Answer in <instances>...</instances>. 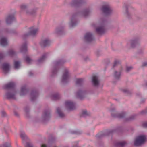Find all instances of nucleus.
I'll return each mask as SVG.
<instances>
[{
  "mask_svg": "<svg viewBox=\"0 0 147 147\" xmlns=\"http://www.w3.org/2000/svg\"><path fill=\"white\" fill-rule=\"evenodd\" d=\"M24 59L25 61L28 63H29L31 60V59L28 56H27L25 57Z\"/></svg>",
  "mask_w": 147,
  "mask_h": 147,
  "instance_id": "obj_47",
  "label": "nucleus"
},
{
  "mask_svg": "<svg viewBox=\"0 0 147 147\" xmlns=\"http://www.w3.org/2000/svg\"><path fill=\"white\" fill-rule=\"evenodd\" d=\"M27 43L25 42L22 45L20 48V51L21 52L25 53L27 51Z\"/></svg>",
  "mask_w": 147,
  "mask_h": 147,
  "instance_id": "obj_31",
  "label": "nucleus"
},
{
  "mask_svg": "<svg viewBox=\"0 0 147 147\" xmlns=\"http://www.w3.org/2000/svg\"><path fill=\"white\" fill-rule=\"evenodd\" d=\"M84 83V80L83 78L77 79L76 82V85L79 86H81L83 85Z\"/></svg>",
  "mask_w": 147,
  "mask_h": 147,
  "instance_id": "obj_32",
  "label": "nucleus"
},
{
  "mask_svg": "<svg viewBox=\"0 0 147 147\" xmlns=\"http://www.w3.org/2000/svg\"><path fill=\"white\" fill-rule=\"evenodd\" d=\"M115 109L114 108H112L110 109V111L111 113L112 116L114 118L119 119H123L125 118L126 115V113L125 112H122L120 113H114Z\"/></svg>",
  "mask_w": 147,
  "mask_h": 147,
  "instance_id": "obj_10",
  "label": "nucleus"
},
{
  "mask_svg": "<svg viewBox=\"0 0 147 147\" xmlns=\"http://www.w3.org/2000/svg\"><path fill=\"white\" fill-rule=\"evenodd\" d=\"M1 20H0V24H1Z\"/></svg>",
  "mask_w": 147,
  "mask_h": 147,
  "instance_id": "obj_63",
  "label": "nucleus"
},
{
  "mask_svg": "<svg viewBox=\"0 0 147 147\" xmlns=\"http://www.w3.org/2000/svg\"><path fill=\"white\" fill-rule=\"evenodd\" d=\"M92 10L91 8L88 7L84 9L81 11H76L72 15L71 18L70 22L69 23L70 27H74L77 25L78 23V16L86 17L89 15Z\"/></svg>",
  "mask_w": 147,
  "mask_h": 147,
  "instance_id": "obj_1",
  "label": "nucleus"
},
{
  "mask_svg": "<svg viewBox=\"0 0 147 147\" xmlns=\"http://www.w3.org/2000/svg\"><path fill=\"white\" fill-rule=\"evenodd\" d=\"M39 92L38 90L36 89H32L30 94L31 100L32 101L35 100L38 97Z\"/></svg>",
  "mask_w": 147,
  "mask_h": 147,
  "instance_id": "obj_16",
  "label": "nucleus"
},
{
  "mask_svg": "<svg viewBox=\"0 0 147 147\" xmlns=\"http://www.w3.org/2000/svg\"><path fill=\"white\" fill-rule=\"evenodd\" d=\"M121 74V71H115L113 74V77L114 79L117 81L119 80H120Z\"/></svg>",
  "mask_w": 147,
  "mask_h": 147,
  "instance_id": "obj_29",
  "label": "nucleus"
},
{
  "mask_svg": "<svg viewBox=\"0 0 147 147\" xmlns=\"http://www.w3.org/2000/svg\"><path fill=\"white\" fill-rule=\"evenodd\" d=\"M30 31L27 33L24 34L23 36V38L24 39L30 36H34L38 31V28L34 29L33 27L29 28Z\"/></svg>",
  "mask_w": 147,
  "mask_h": 147,
  "instance_id": "obj_12",
  "label": "nucleus"
},
{
  "mask_svg": "<svg viewBox=\"0 0 147 147\" xmlns=\"http://www.w3.org/2000/svg\"><path fill=\"white\" fill-rule=\"evenodd\" d=\"M92 83L94 87H98L100 84V80L98 76L94 75L93 76L92 79Z\"/></svg>",
  "mask_w": 147,
  "mask_h": 147,
  "instance_id": "obj_21",
  "label": "nucleus"
},
{
  "mask_svg": "<svg viewBox=\"0 0 147 147\" xmlns=\"http://www.w3.org/2000/svg\"><path fill=\"white\" fill-rule=\"evenodd\" d=\"M16 92L15 89L9 91L5 94L6 98L8 99H13L16 100L15 95Z\"/></svg>",
  "mask_w": 147,
  "mask_h": 147,
  "instance_id": "obj_14",
  "label": "nucleus"
},
{
  "mask_svg": "<svg viewBox=\"0 0 147 147\" xmlns=\"http://www.w3.org/2000/svg\"><path fill=\"white\" fill-rule=\"evenodd\" d=\"M33 145L31 143L28 142H27L26 143V145L25 146V147H33Z\"/></svg>",
  "mask_w": 147,
  "mask_h": 147,
  "instance_id": "obj_52",
  "label": "nucleus"
},
{
  "mask_svg": "<svg viewBox=\"0 0 147 147\" xmlns=\"http://www.w3.org/2000/svg\"><path fill=\"white\" fill-rule=\"evenodd\" d=\"M84 39L85 41L88 43H90L94 40L93 34L90 32L86 33L84 36Z\"/></svg>",
  "mask_w": 147,
  "mask_h": 147,
  "instance_id": "obj_17",
  "label": "nucleus"
},
{
  "mask_svg": "<svg viewBox=\"0 0 147 147\" xmlns=\"http://www.w3.org/2000/svg\"><path fill=\"white\" fill-rule=\"evenodd\" d=\"M66 61L63 59L54 61L53 63V66L52 69L51 76L53 77L56 75L59 69V66L62 65Z\"/></svg>",
  "mask_w": 147,
  "mask_h": 147,
  "instance_id": "obj_3",
  "label": "nucleus"
},
{
  "mask_svg": "<svg viewBox=\"0 0 147 147\" xmlns=\"http://www.w3.org/2000/svg\"><path fill=\"white\" fill-rule=\"evenodd\" d=\"M100 10L105 15V16H103V17H106L108 20L107 16L110 15L113 12V10L111 7L109 5H104L102 6Z\"/></svg>",
  "mask_w": 147,
  "mask_h": 147,
  "instance_id": "obj_6",
  "label": "nucleus"
},
{
  "mask_svg": "<svg viewBox=\"0 0 147 147\" xmlns=\"http://www.w3.org/2000/svg\"><path fill=\"white\" fill-rule=\"evenodd\" d=\"M144 50V48H141L139 49L137 52V53L138 54H142L143 53Z\"/></svg>",
  "mask_w": 147,
  "mask_h": 147,
  "instance_id": "obj_44",
  "label": "nucleus"
},
{
  "mask_svg": "<svg viewBox=\"0 0 147 147\" xmlns=\"http://www.w3.org/2000/svg\"><path fill=\"white\" fill-rule=\"evenodd\" d=\"M1 116L2 117H6L7 114L6 112L4 111H2L1 112Z\"/></svg>",
  "mask_w": 147,
  "mask_h": 147,
  "instance_id": "obj_50",
  "label": "nucleus"
},
{
  "mask_svg": "<svg viewBox=\"0 0 147 147\" xmlns=\"http://www.w3.org/2000/svg\"><path fill=\"white\" fill-rule=\"evenodd\" d=\"M78 144L77 143V144H76V145L74 146L73 147H78Z\"/></svg>",
  "mask_w": 147,
  "mask_h": 147,
  "instance_id": "obj_61",
  "label": "nucleus"
},
{
  "mask_svg": "<svg viewBox=\"0 0 147 147\" xmlns=\"http://www.w3.org/2000/svg\"><path fill=\"white\" fill-rule=\"evenodd\" d=\"M136 115H132L128 117L125 118V121H130L134 120L136 117Z\"/></svg>",
  "mask_w": 147,
  "mask_h": 147,
  "instance_id": "obj_39",
  "label": "nucleus"
},
{
  "mask_svg": "<svg viewBox=\"0 0 147 147\" xmlns=\"http://www.w3.org/2000/svg\"><path fill=\"white\" fill-rule=\"evenodd\" d=\"M146 138V136L144 135L138 136L134 141V145L136 146H141L144 142Z\"/></svg>",
  "mask_w": 147,
  "mask_h": 147,
  "instance_id": "obj_8",
  "label": "nucleus"
},
{
  "mask_svg": "<svg viewBox=\"0 0 147 147\" xmlns=\"http://www.w3.org/2000/svg\"><path fill=\"white\" fill-rule=\"evenodd\" d=\"M142 126L144 127L147 128V122L143 123L142 124Z\"/></svg>",
  "mask_w": 147,
  "mask_h": 147,
  "instance_id": "obj_54",
  "label": "nucleus"
},
{
  "mask_svg": "<svg viewBox=\"0 0 147 147\" xmlns=\"http://www.w3.org/2000/svg\"><path fill=\"white\" fill-rule=\"evenodd\" d=\"M7 54L11 57H13L16 55V52L12 50H9L7 52Z\"/></svg>",
  "mask_w": 147,
  "mask_h": 147,
  "instance_id": "obj_40",
  "label": "nucleus"
},
{
  "mask_svg": "<svg viewBox=\"0 0 147 147\" xmlns=\"http://www.w3.org/2000/svg\"><path fill=\"white\" fill-rule=\"evenodd\" d=\"M140 40V37L139 36L134 38L130 41L131 47L132 48H134L138 45Z\"/></svg>",
  "mask_w": 147,
  "mask_h": 147,
  "instance_id": "obj_15",
  "label": "nucleus"
},
{
  "mask_svg": "<svg viewBox=\"0 0 147 147\" xmlns=\"http://www.w3.org/2000/svg\"><path fill=\"white\" fill-rule=\"evenodd\" d=\"M70 133L73 134L80 135L82 133V131L80 130H77L71 131L70 132Z\"/></svg>",
  "mask_w": 147,
  "mask_h": 147,
  "instance_id": "obj_42",
  "label": "nucleus"
},
{
  "mask_svg": "<svg viewBox=\"0 0 147 147\" xmlns=\"http://www.w3.org/2000/svg\"><path fill=\"white\" fill-rule=\"evenodd\" d=\"M14 115L16 117H18L19 116V114L18 113L16 112V111H14Z\"/></svg>",
  "mask_w": 147,
  "mask_h": 147,
  "instance_id": "obj_57",
  "label": "nucleus"
},
{
  "mask_svg": "<svg viewBox=\"0 0 147 147\" xmlns=\"http://www.w3.org/2000/svg\"><path fill=\"white\" fill-rule=\"evenodd\" d=\"M0 44L2 46H6L7 44V39L5 37H2L0 39Z\"/></svg>",
  "mask_w": 147,
  "mask_h": 147,
  "instance_id": "obj_33",
  "label": "nucleus"
},
{
  "mask_svg": "<svg viewBox=\"0 0 147 147\" xmlns=\"http://www.w3.org/2000/svg\"><path fill=\"white\" fill-rule=\"evenodd\" d=\"M49 53H44L42 56L37 61V64H39L43 62L45 59L47 57Z\"/></svg>",
  "mask_w": 147,
  "mask_h": 147,
  "instance_id": "obj_28",
  "label": "nucleus"
},
{
  "mask_svg": "<svg viewBox=\"0 0 147 147\" xmlns=\"http://www.w3.org/2000/svg\"><path fill=\"white\" fill-rule=\"evenodd\" d=\"M145 100H146L145 99H142L141 101V102H140L141 103H144L145 101Z\"/></svg>",
  "mask_w": 147,
  "mask_h": 147,
  "instance_id": "obj_58",
  "label": "nucleus"
},
{
  "mask_svg": "<svg viewBox=\"0 0 147 147\" xmlns=\"http://www.w3.org/2000/svg\"><path fill=\"white\" fill-rule=\"evenodd\" d=\"M85 3V0H72L69 5L72 7L78 8L80 7Z\"/></svg>",
  "mask_w": 147,
  "mask_h": 147,
  "instance_id": "obj_9",
  "label": "nucleus"
},
{
  "mask_svg": "<svg viewBox=\"0 0 147 147\" xmlns=\"http://www.w3.org/2000/svg\"><path fill=\"white\" fill-rule=\"evenodd\" d=\"M56 140V138L55 136H51L49 139L48 144H43L41 145V147H52V144L55 143Z\"/></svg>",
  "mask_w": 147,
  "mask_h": 147,
  "instance_id": "obj_20",
  "label": "nucleus"
},
{
  "mask_svg": "<svg viewBox=\"0 0 147 147\" xmlns=\"http://www.w3.org/2000/svg\"><path fill=\"white\" fill-rule=\"evenodd\" d=\"M51 99L53 100H57L60 98V95L59 93H56L52 94L51 96Z\"/></svg>",
  "mask_w": 147,
  "mask_h": 147,
  "instance_id": "obj_36",
  "label": "nucleus"
},
{
  "mask_svg": "<svg viewBox=\"0 0 147 147\" xmlns=\"http://www.w3.org/2000/svg\"><path fill=\"white\" fill-rule=\"evenodd\" d=\"M136 95L138 96H140L141 95L140 93H138L136 94Z\"/></svg>",
  "mask_w": 147,
  "mask_h": 147,
  "instance_id": "obj_60",
  "label": "nucleus"
},
{
  "mask_svg": "<svg viewBox=\"0 0 147 147\" xmlns=\"http://www.w3.org/2000/svg\"><path fill=\"white\" fill-rule=\"evenodd\" d=\"M90 113L88 112L86 110H83L82 111L80 116L81 117H85L89 116Z\"/></svg>",
  "mask_w": 147,
  "mask_h": 147,
  "instance_id": "obj_37",
  "label": "nucleus"
},
{
  "mask_svg": "<svg viewBox=\"0 0 147 147\" xmlns=\"http://www.w3.org/2000/svg\"><path fill=\"white\" fill-rule=\"evenodd\" d=\"M126 144L125 142H118L115 144V147H124Z\"/></svg>",
  "mask_w": 147,
  "mask_h": 147,
  "instance_id": "obj_35",
  "label": "nucleus"
},
{
  "mask_svg": "<svg viewBox=\"0 0 147 147\" xmlns=\"http://www.w3.org/2000/svg\"><path fill=\"white\" fill-rule=\"evenodd\" d=\"M27 8L28 6L26 5H23L21 6V9L26 11V13L30 15H35L36 11L37 10V8H35L30 10L27 9Z\"/></svg>",
  "mask_w": 147,
  "mask_h": 147,
  "instance_id": "obj_13",
  "label": "nucleus"
},
{
  "mask_svg": "<svg viewBox=\"0 0 147 147\" xmlns=\"http://www.w3.org/2000/svg\"><path fill=\"white\" fill-rule=\"evenodd\" d=\"M29 91V88L26 86H23L21 88L20 95V96L24 95L28 93Z\"/></svg>",
  "mask_w": 147,
  "mask_h": 147,
  "instance_id": "obj_25",
  "label": "nucleus"
},
{
  "mask_svg": "<svg viewBox=\"0 0 147 147\" xmlns=\"http://www.w3.org/2000/svg\"><path fill=\"white\" fill-rule=\"evenodd\" d=\"M0 147H11V144L8 142L4 143L2 146L0 145Z\"/></svg>",
  "mask_w": 147,
  "mask_h": 147,
  "instance_id": "obj_45",
  "label": "nucleus"
},
{
  "mask_svg": "<svg viewBox=\"0 0 147 147\" xmlns=\"http://www.w3.org/2000/svg\"><path fill=\"white\" fill-rule=\"evenodd\" d=\"M132 19L136 21H138L141 19V18L138 16H133Z\"/></svg>",
  "mask_w": 147,
  "mask_h": 147,
  "instance_id": "obj_46",
  "label": "nucleus"
},
{
  "mask_svg": "<svg viewBox=\"0 0 147 147\" xmlns=\"http://www.w3.org/2000/svg\"><path fill=\"white\" fill-rule=\"evenodd\" d=\"M133 68V67L131 66L127 67L126 68V71L127 72L130 71Z\"/></svg>",
  "mask_w": 147,
  "mask_h": 147,
  "instance_id": "obj_51",
  "label": "nucleus"
},
{
  "mask_svg": "<svg viewBox=\"0 0 147 147\" xmlns=\"http://www.w3.org/2000/svg\"><path fill=\"white\" fill-rule=\"evenodd\" d=\"M29 74L30 76H32L33 75V74L32 72L31 71H30L29 73Z\"/></svg>",
  "mask_w": 147,
  "mask_h": 147,
  "instance_id": "obj_59",
  "label": "nucleus"
},
{
  "mask_svg": "<svg viewBox=\"0 0 147 147\" xmlns=\"http://www.w3.org/2000/svg\"><path fill=\"white\" fill-rule=\"evenodd\" d=\"M100 26L96 28V31L99 34H102L105 32V27L107 25L108 21L106 17H101L100 19Z\"/></svg>",
  "mask_w": 147,
  "mask_h": 147,
  "instance_id": "obj_4",
  "label": "nucleus"
},
{
  "mask_svg": "<svg viewBox=\"0 0 147 147\" xmlns=\"http://www.w3.org/2000/svg\"><path fill=\"white\" fill-rule=\"evenodd\" d=\"M15 83L13 82H10L5 85L3 87V88L5 89H11L13 90L15 89Z\"/></svg>",
  "mask_w": 147,
  "mask_h": 147,
  "instance_id": "obj_27",
  "label": "nucleus"
},
{
  "mask_svg": "<svg viewBox=\"0 0 147 147\" xmlns=\"http://www.w3.org/2000/svg\"><path fill=\"white\" fill-rule=\"evenodd\" d=\"M56 112L59 117L63 118L65 117L64 114L61 111V109L59 107H57L56 109Z\"/></svg>",
  "mask_w": 147,
  "mask_h": 147,
  "instance_id": "obj_34",
  "label": "nucleus"
},
{
  "mask_svg": "<svg viewBox=\"0 0 147 147\" xmlns=\"http://www.w3.org/2000/svg\"><path fill=\"white\" fill-rule=\"evenodd\" d=\"M4 31L8 33L17 35L18 34L17 31L15 29H13L5 28L4 30Z\"/></svg>",
  "mask_w": 147,
  "mask_h": 147,
  "instance_id": "obj_30",
  "label": "nucleus"
},
{
  "mask_svg": "<svg viewBox=\"0 0 147 147\" xmlns=\"http://www.w3.org/2000/svg\"><path fill=\"white\" fill-rule=\"evenodd\" d=\"M3 69L5 74L7 73L10 70V65L9 64L4 63L2 64Z\"/></svg>",
  "mask_w": 147,
  "mask_h": 147,
  "instance_id": "obj_26",
  "label": "nucleus"
},
{
  "mask_svg": "<svg viewBox=\"0 0 147 147\" xmlns=\"http://www.w3.org/2000/svg\"><path fill=\"white\" fill-rule=\"evenodd\" d=\"M146 86H147V82L146 83Z\"/></svg>",
  "mask_w": 147,
  "mask_h": 147,
  "instance_id": "obj_62",
  "label": "nucleus"
},
{
  "mask_svg": "<svg viewBox=\"0 0 147 147\" xmlns=\"http://www.w3.org/2000/svg\"><path fill=\"white\" fill-rule=\"evenodd\" d=\"M122 130L123 128L122 127L118 126L114 129L107 130L104 132L98 133L96 136V137L98 139H101L105 136L112 135L115 132H119L121 131Z\"/></svg>",
  "mask_w": 147,
  "mask_h": 147,
  "instance_id": "obj_2",
  "label": "nucleus"
},
{
  "mask_svg": "<svg viewBox=\"0 0 147 147\" xmlns=\"http://www.w3.org/2000/svg\"><path fill=\"white\" fill-rule=\"evenodd\" d=\"M65 105L67 110L69 111L74 110L76 109L75 104L70 101H67L65 102Z\"/></svg>",
  "mask_w": 147,
  "mask_h": 147,
  "instance_id": "obj_18",
  "label": "nucleus"
},
{
  "mask_svg": "<svg viewBox=\"0 0 147 147\" xmlns=\"http://www.w3.org/2000/svg\"><path fill=\"white\" fill-rule=\"evenodd\" d=\"M90 60V59L88 57H86L84 58V60L86 61H87Z\"/></svg>",
  "mask_w": 147,
  "mask_h": 147,
  "instance_id": "obj_55",
  "label": "nucleus"
},
{
  "mask_svg": "<svg viewBox=\"0 0 147 147\" xmlns=\"http://www.w3.org/2000/svg\"><path fill=\"white\" fill-rule=\"evenodd\" d=\"M20 136L23 140H26L27 138V137L24 132H22L20 134Z\"/></svg>",
  "mask_w": 147,
  "mask_h": 147,
  "instance_id": "obj_41",
  "label": "nucleus"
},
{
  "mask_svg": "<svg viewBox=\"0 0 147 147\" xmlns=\"http://www.w3.org/2000/svg\"><path fill=\"white\" fill-rule=\"evenodd\" d=\"M113 82L114 83H115V82H114V81H113Z\"/></svg>",
  "mask_w": 147,
  "mask_h": 147,
  "instance_id": "obj_64",
  "label": "nucleus"
},
{
  "mask_svg": "<svg viewBox=\"0 0 147 147\" xmlns=\"http://www.w3.org/2000/svg\"><path fill=\"white\" fill-rule=\"evenodd\" d=\"M14 16L13 14L8 15L5 19V21L7 24L10 25L15 20Z\"/></svg>",
  "mask_w": 147,
  "mask_h": 147,
  "instance_id": "obj_22",
  "label": "nucleus"
},
{
  "mask_svg": "<svg viewBox=\"0 0 147 147\" xmlns=\"http://www.w3.org/2000/svg\"><path fill=\"white\" fill-rule=\"evenodd\" d=\"M24 111L26 112V117H29V112L30 111L29 107L28 106L24 108Z\"/></svg>",
  "mask_w": 147,
  "mask_h": 147,
  "instance_id": "obj_43",
  "label": "nucleus"
},
{
  "mask_svg": "<svg viewBox=\"0 0 147 147\" xmlns=\"http://www.w3.org/2000/svg\"><path fill=\"white\" fill-rule=\"evenodd\" d=\"M140 113L142 115H145L147 113V109H146L140 112Z\"/></svg>",
  "mask_w": 147,
  "mask_h": 147,
  "instance_id": "obj_53",
  "label": "nucleus"
},
{
  "mask_svg": "<svg viewBox=\"0 0 147 147\" xmlns=\"http://www.w3.org/2000/svg\"><path fill=\"white\" fill-rule=\"evenodd\" d=\"M20 67V63L18 61H14V67L15 69H19Z\"/></svg>",
  "mask_w": 147,
  "mask_h": 147,
  "instance_id": "obj_38",
  "label": "nucleus"
},
{
  "mask_svg": "<svg viewBox=\"0 0 147 147\" xmlns=\"http://www.w3.org/2000/svg\"><path fill=\"white\" fill-rule=\"evenodd\" d=\"M123 92L127 94H130L131 92L128 90L127 89H123L122 90Z\"/></svg>",
  "mask_w": 147,
  "mask_h": 147,
  "instance_id": "obj_49",
  "label": "nucleus"
},
{
  "mask_svg": "<svg viewBox=\"0 0 147 147\" xmlns=\"http://www.w3.org/2000/svg\"><path fill=\"white\" fill-rule=\"evenodd\" d=\"M87 91L84 88H79L77 91L76 95L77 97L80 100H82L86 96L87 94Z\"/></svg>",
  "mask_w": 147,
  "mask_h": 147,
  "instance_id": "obj_7",
  "label": "nucleus"
},
{
  "mask_svg": "<svg viewBox=\"0 0 147 147\" xmlns=\"http://www.w3.org/2000/svg\"><path fill=\"white\" fill-rule=\"evenodd\" d=\"M70 77V73L68 70L65 69L62 77L61 82L63 84H67L69 81Z\"/></svg>",
  "mask_w": 147,
  "mask_h": 147,
  "instance_id": "obj_11",
  "label": "nucleus"
},
{
  "mask_svg": "<svg viewBox=\"0 0 147 147\" xmlns=\"http://www.w3.org/2000/svg\"><path fill=\"white\" fill-rule=\"evenodd\" d=\"M63 26H60L57 27L55 30V33L58 35H61L64 34Z\"/></svg>",
  "mask_w": 147,
  "mask_h": 147,
  "instance_id": "obj_23",
  "label": "nucleus"
},
{
  "mask_svg": "<svg viewBox=\"0 0 147 147\" xmlns=\"http://www.w3.org/2000/svg\"><path fill=\"white\" fill-rule=\"evenodd\" d=\"M142 66L143 67H147V62H145L143 63Z\"/></svg>",
  "mask_w": 147,
  "mask_h": 147,
  "instance_id": "obj_56",
  "label": "nucleus"
},
{
  "mask_svg": "<svg viewBox=\"0 0 147 147\" xmlns=\"http://www.w3.org/2000/svg\"><path fill=\"white\" fill-rule=\"evenodd\" d=\"M51 109L48 108L45 109L43 111L40 118V121L43 123L48 121L51 117Z\"/></svg>",
  "mask_w": 147,
  "mask_h": 147,
  "instance_id": "obj_5",
  "label": "nucleus"
},
{
  "mask_svg": "<svg viewBox=\"0 0 147 147\" xmlns=\"http://www.w3.org/2000/svg\"><path fill=\"white\" fill-rule=\"evenodd\" d=\"M40 46L42 48H45L50 45V41L46 39L42 40L40 43Z\"/></svg>",
  "mask_w": 147,
  "mask_h": 147,
  "instance_id": "obj_24",
  "label": "nucleus"
},
{
  "mask_svg": "<svg viewBox=\"0 0 147 147\" xmlns=\"http://www.w3.org/2000/svg\"><path fill=\"white\" fill-rule=\"evenodd\" d=\"M119 63V61L117 60H116L115 61L114 64L113 65V67L114 68L115 67L117 66Z\"/></svg>",
  "mask_w": 147,
  "mask_h": 147,
  "instance_id": "obj_48",
  "label": "nucleus"
},
{
  "mask_svg": "<svg viewBox=\"0 0 147 147\" xmlns=\"http://www.w3.org/2000/svg\"><path fill=\"white\" fill-rule=\"evenodd\" d=\"M133 8L131 6L126 5L123 7V9L125 11V13L127 18L129 20L131 19L132 17L131 15L129 12L131 11V10Z\"/></svg>",
  "mask_w": 147,
  "mask_h": 147,
  "instance_id": "obj_19",
  "label": "nucleus"
}]
</instances>
